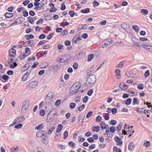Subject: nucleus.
I'll return each mask as SVG.
<instances>
[{
  "instance_id": "1",
  "label": "nucleus",
  "mask_w": 152,
  "mask_h": 152,
  "mask_svg": "<svg viewBox=\"0 0 152 152\" xmlns=\"http://www.w3.org/2000/svg\"><path fill=\"white\" fill-rule=\"evenodd\" d=\"M87 75L88 76L86 80V83L89 85L94 84L96 81V76L94 74Z\"/></svg>"
},
{
  "instance_id": "2",
  "label": "nucleus",
  "mask_w": 152,
  "mask_h": 152,
  "mask_svg": "<svg viewBox=\"0 0 152 152\" xmlns=\"http://www.w3.org/2000/svg\"><path fill=\"white\" fill-rule=\"evenodd\" d=\"M115 131V129L114 126H113L110 128V131L107 130L105 134L107 135V136L108 137H112L113 136V134L110 132L113 133Z\"/></svg>"
},
{
  "instance_id": "3",
  "label": "nucleus",
  "mask_w": 152,
  "mask_h": 152,
  "mask_svg": "<svg viewBox=\"0 0 152 152\" xmlns=\"http://www.w3.org/2000/svg\"><path fill=\"white\" fill-rule=\"evenodd\" d=\"M29 106V103L28 101L26 100L23 103V106L21 108V111L26 113Z\"/></svg>"
},
{
  "instance_id": "4",
  "label": "nucleus",
  "mask_w": 152,
  "mask_h": 152,
  "mask_svg": "<svg viewBox=\"0 0 152 152\" xmlns=\"http://www.w3.org/2000/svg\"><path fill=\"white\" fill-rule=\"evenodd\" d=\"M96 66L94 65L92 67L88 69L87 71V75H91L92 73L98 70L100 68V66L98 67L97 69H96Z\"/></svg>"
},
{
  "instance_id": "5",
  "label": "nucleus",
  "mask_w": 152,
  "mask_h": 152,
  "mask_svg": "<svg viewBox=\"0 0 152 152\" xmlns=\"http://www.w3.org/2000/svg\"><path fill=\"white\" fill-rule=\"evenodd\" d=\"M37 84L38 83L37 81H33L29 83L27 86V87L30 89L32 88H35L37 86Z\"/></svg>"
},
{
  "instance_id": "6",
  "label": "nucleus",
  "mask_w": 152,
  "mask_h": 152,
  "mask_svg": "<svg viewBox=\"0 0 152 152\" xmlns=\"http://www.w3.org/2000/svg\"><path fill=\"white\" fill-rule=\"evenodd\" d=\"M25 119V118L23 116H20L16 118L14 120L13 123L14 124H16L23 121Z\"/></svg>"
},
{
  "instance_id": "7",
  "label": "nucleus",
  "mask_w": 152,
  "mask_h": 152,
  "mask_svg": "<svg viewBox=\"0 0 152 152\" xmlns=\"http://www.w3.org/2000/svg\"><path fill=\"white\" fill-rule=\"evenodd\" d=\"M70 58L69 55L65 54L62 56V58H61L59 59V61L61 62H65L69 60Z\"/></svg>"
},
{
  "instance_id": "8",
  "label": "nucleus",
  "mask_w": 152,
  "mask_h": 152,
  "mask_svg": "<svg viewBox=\"0 0 152 152\" xmlns=\"http://www.w3.org/2000/svg\"><path fill=\"white\" fill-rule=\"evenodd\" d=\"M16 51L14 48H11L9 51V54L11 57H14L16 55Z\"/></svg>"
},
{
  "instance_id": "9",
  "label": "nucleus",
  "mask_w": 152,
  "mask_h": 152,
  "mask_svg": "<svg viewBox=\"0 0 152 152\" xmlns=\"http://www.w3.org/2000/svg\"><path fill=\"white\" fill-rule=\"evenodd\" d=\"M142 46L150 52L152 53V46L147 44H142Z\"/></svg>"
},
{
  "instance_id": "10",
  "label": "nucleus",
  "mask_w": 152,
  "mask_h": 152,
  "mask_svg": "<svg viewBox=\"0 0 152 152\" xmlns=\"http://www.w3.org/2000/svg\"><path fill=\"white\" fill-rule=\"evenodd\" d=\"M77 91L81 87V84L79 82H75L72 86Z\"/></svg>"
},
{
  "instance_id": "11",
  "label": "nucleus",
  "mask_w": 152,
  "mask_h": 152,
  "mask_svg": "<svg viewBox=\"0 0 152 152\" xmlns=\"http://www.w3.org/2000/svg\"><path fill=\"white\" fill-rule=\"evenodd\" d=\"M115 77L118 79H119L121 78L120 71L118 69H117L115 71Z\"/></svg>"
},
{
  "instance_id": "12",
  "label": "nucleus",
  "mask_w": 152,
  "mask_h": 152,
  "mask_svg": "<svg viewBox=\"0 0 152 152\" xmlns=\"http://www.w3.org/2000/svg\"><path fill=\"white\" fill-rule=\"evenodd\" d=\"M135 147V145L134 144L133 142H131L129 143L128 148L129 151H131L134 149Z\"/></svg>"
},
{
  "instance_id": "13",
  "label": "nucleus",
  "mask_w": 152,
  "mask_h": 152,
  "mask_svg": "<svg viewBox=\"0 0 152 152\" xmlns=\"http://www.w3.org/2000/svg\"><path fill=\"white\" fill-rule=\"evenodd\" d=\"M119 87L121 89L124 90H126L127 88L126 85L123 82L121 83H120Z\"/></svg>"
},
{
  "instance_id": "14",
  "label": "nucleus",
  "mask_w": 152,
  "mask_h": 152,
  "mask_svg": "<svg viewBox=\"0 0 152 152\" xmlns=\"http://www.w3.org/2000/svg\"><path fill=\"white\" fill-rule=\"evenodd\" d=\"M77 91L72 86L69 90V92L72 95H73L76 93Z\"/></svg>"
},
{
  "instance_id": "15",
  "label": "nucleus",
  "mask_w": 152,
  "mask_h": 152,
  "mask_svg": "<svg viewBox=\"0 0 152 152\" xmlns=\"http://www.w3.org/2000/svg\"><path fill=\"white\" fill-rule=\"evenodd\" d=\"M53 93L52 92H50L46 96V98H45V100L46 101L48 102V99H49L50 100H51L52 99L53 96H52Z\"/></svg>"
},
{
  "instance_id": "16",
  "label": "nucleus",
  "mask_w": 152,
  "mask_h": 152,
  "mask_svg": "<svg viewBox=\"0 0 152 152\" xmlns=\"http://www.w3.org/2000/svg\"><path fill=\"white\" fill-rule=\"evenodd\" d=\"M91 130L93 132H98L100 130V128L99 126H93L91 128Z\"/></svg>"
},
{
  "instance_id": "17",
  "label": "nucleus",
  "mask_w": 152,
  "mask_h": 152,
  "mask_svg": "<svg viewBox=\"0 0 152 152\" xmlns=\"http://www.w3.org/2000/svg\"><path fill=\"white\" fill-rule=\"evenodd\" d=\"M44 135L43 131L42 130L39 131L36 134V136L38 137H40Z\"/></svg>"
},
{
  "instance_id": "18",
  "label": "nucleus",
  "mask_w": 152,
  "mask_h": 152,
  "mask_svg": "<svg viewBox=\"0 0 152 152\" xmlns=\"http://www.w3.org/2000/svg\"><path fill=\"white\" fill-rule=\"evenodd\" d=\"M80 38L78 35H76L74 37L73 39L72 40L74 42L76 43L77 42V41L80 40Z\"/></svg>"
},
{
  "instance_id": "19",
  "label": "nucleus",
  "mask_w": 152,
  "mask_h": 152,
  "mask_svg": "<svg viewBox=\"0 0 152 152\" xmlns=\"http://www.w3.org/2000/svg\"><path fill=\"white\" fill-rule=\"evenodd\" d=\"M113 151L115 152H121L122 151L120 148H118L116 146H114L113 148Z\"/></svg>"
},
{
  "instance_id": "20",
  "label": "nucleus",
  "mask_w": 152,
  "mask_h": 152,
  "mask_svg": "<svg viewBox=\"0 0 152 152\" xmlns=\"http://www.w3.org/2000/svg\"><path fill=\"white\" fill-rule=\"evenodd\" d=\"M25 53L26 56H28L31 53V50L28 47L26 48L25 49Z\"/></svg>"
},
{
  "instance_id": "21",
  "label": "nucleus",
  "mask_w": 152,
  "mask_h": 152,
  "mask_svg": "<svg viewBox=\"0 0 152 152\" xmlns=\"http://www.w3.org/2000/svg\"><path fill=\"white\" fill-rule=\"evenodd\" d=\"M63 128V126L61 124H59L58 125V127L56 130V132L59 133Z\"/></svg>"
},
{
  "instance_id": "22",
  "label": "nucleus",
  "mask_w": 152,
  "mask_h": 152,
  "mask_svg": "<svg viewBox=\"0 0 152 152\" xmlns=\"http://www.w3.org/2000/svg\"><path fill=\"white\" fill-rule=\"evenodd\" d=\"M134 110L136 111L137 113H141L143 111V109L136 107L134 108Z\"/></svg>"
},
{
  "instance_id": "23",
  "label": "nucleus",
  "mask_w": 152,
  "mask_h": 152,
  "mask_svg": "<svg viewBox=\"0 0 152 152\" xmlns=\"http://www.w3.org/2000/svg\"><path fill=\"white\" fill-rule=\"evenodd\" d=\"M27 40L30 39H32L34 38V36L32 34H29L26 35L24 37Z\"/></svg>"
},
{
  "instance_id": "24",
  "label": "nucleus",
  "mask_w": 152,
  "mask_h": 152,
  "mask_svg": "<svg viewBox=\"0 0 152 152\" xmlns=\"http://www.w3.org/2000/svg\"><path fill=\"white\" fill-rule=\"evenodd\" d=\"M13 15L12 13H6L5 15V16L7 18H10L12 17L13 16Z\"/></svg>"
},
{
  "instance_id": "25",
  "label": "nucleus",
  "mask_w": 152,
  "mask_h": 152,
  "mask_svg": "<svg viewBox=\"0 0 152 152\" xmlns=\"http://www.w3.org/2000/svg\"><path fill=\"white\" fill-rule=\"evenodd\" d=\"M132 28L137 33H138L140 30L139 27L137 25L133 26H132Z\"/></svg>"
},
{
  "instance_id": "26",
  "label": "nucleus",
  "mask_w": 152,
  "mask_h": 152,
  "mask_svg": "<svg viewBox=\"0 0 152 152\" xmlns=\"http://www.w3.org/2000/svg\"><path fill=\"white\" fill-rule=\"evenodd\" d=\"M135 104H139V102L137 98H134L133 99L132 104L133 105H134Z\"/></svg>"
},
{
  "instance_id": "27",
  "label": "nucleus",
  "mask_w": 152,
  "mask_h": 152,
  "mask_svg": "<svg viewBox=\"0 0 152 152\" xmlns=\"http://www.w3.org/2000/svg\"><path fill=\"white\" fill-rule=\"evenodd\" d=\"M94 55L93 54H89L88 57L87 61H91L94 58Z\"/></svg>"
},
{
  "instance_id": "28",
  "label": "nucleus",
  "mask_w": 152,
  "mask_h": 152,
  "mask_svg": "<svg viewBox=\"0 0 152 152\" xmlns=\"http://www.w3.org/2000/svg\"><path fill=\"white\" fill-rule=\"evenodd\" d=\"M43 128V124H41L38 125L37 126L35 127V129L39 130L42 129Z\"/></svg>"
},
{
  "instance_id": "29",
  "label": "nucleus",
  "mask_w": 152,
  "mask_h": 152,
  "mask_svg": "<svg viewBox=\"0 0 152 152\" xmlns=\"http://www.w3.org/2000/svg\"><path fill=\"white\" fill-rule=\"evenodd\" d=\"M140 12L141 13L144 15H147L148 13V11L146 9H142L141 10Z\"/></svg>"
},
{
  "instance_id": "30",
  "label": "nucleus",
  "mask_w": 152,
  "mask_h": 152,
  "mask_svg": "<svg viewBox=\"0 0 152 152\" xmlns=\"http://www.w3.org/2000/svg\"><path fill=\"white\" fill-rule=\"evenodd\" d=\"M150 145V142L147 140H145L144 142V146L145 147H148Z\"/></svg>"
},
{
  "instance_id": "31",
  "label": "nucleus",
  "mask_w": 152,
  "mask_h": 152,
  "mask_svg": "<svg viewBox=\"0 0 152 152\" xmlns=\"http://www.w3.org/2000/svg\"><path fill=\"white\" fill-rule=\"evenodd\" d=\"M112 41L110 39H108L106 40L105 42V44H106V45L107 46L110 45L112 43Z\"/></svg>"
},
{
  "instance_id": "32",
  "label": "nucleus",
  "mask_w": 152,
  "mask_h": 152,
  "mask_svg": "<svg viewBox=\"0 0 152 152\" xmlns=\"http://www.w3.org/2000/svg\"><path fill=\"white\" fill-rule=\"evenodd\" d=\"M68 145L72 148H74L75 147V144L73 141H70L68 142Z\"/></svg>"
},
{
  "instance_id": "33",
  "label": "nucleus",
  "mask_w": 152,
  "mask_h": 152,
  "mask_svg": "<svg viewBox=\"0 0 152 152\" xmlns=\"http://www.w3.org/2000/svg\"><path fill=\"white\" fill-rule=\"evenodd\" d=\"M19 23L18 22V20L17 19L15 20L10 25V26L15 25H17L19 24Z\"/></svg>"
},
{
  "instance_id": "34",
  "label": "nucleus",
  "mask_w": 152,
  "mask_h": 152,
  "mask_svg": "<svg viewBox=\"0 0 152 152\" xmlns=\"http://www.w3.org/2000/svg\"><path fill=\"white\" fill-rule=\"evenodd\" d=\"M39 114L41 116H43L45 114V112L44 110L41 109L39 112Z\"/></svg>"
},
{
  "instance_id": "35",
  "label": "nucleus",
  "mask_w": 152,
  "mask_h": 152,
  "mask_svg": "<svg viewBox=\"0 0 152 152\" xmlns=\"http://www.w3.org/2000/svg\"><path fill=\"white\" fill-rule=\"evenodd\" d=\"M124 61H121L120 62L118 65V67L120 68H121L124 67Z\"/></svg>"
},
{
  "instance_id": "36",
  "label": "nucleus",
  "mask_w": 152,
  "mask_h": 152,
  "mask_svg": "<svg viewBox=\"0 0 152 152\" xmlns=\"http://www.w3.org/2000/svg\"><path fill=\"white\" fill-rule=\"evenodd\" d=\"M76 106V104L75 103L73 102L71 103L69 105V107L71 109H72L74 108Z\"/></svg>"
},
{
  "instance_id": "37",
  "label": "nucleus",
  "mask_w": 152,
  "mask_h": 152,
  "mask_svg": "<svg viewBox=\"0 0 152 152\" xmlns=\"http://www.w3.org/2000/svg\"><path fill=\"white\" fill-rule=\"evenodd\" d=\"M150 75V71L149 70H147L145 72L144 75L145 78L148 77Z\"/></svg>"
},
{
  "instance_id": "38",
  "label": "nucleus",
  "mask_w": 152,
  "mask_h": 152,
  "mask_svg": "<svg viewBox=\"0 0 152 152\" xmlns=\"http://www.w3.org/2000/svg\"><path fill=\"white\" fill-rule=\"evenodd\" d=\"M55 129V127L54 126H52V127L50 128L48 132V134H50L52 133L53 131Z\"/></svg>"
},
{
  "instance_id": "39",
  "label": "nucleus",
  "mask_w": 152,
  "mask_h": 152,
  "mask_svg": "<svg viewBox=\"0 0 152 152\" xmlns=\"http://www.w3.org/2000/svg\"><path fill=\"white\" fill-rule=\"evenodd\" d=\"M137 87L139 90H142L144 88V85L143 84H140L137 86Z\"/></svg>"
},
{
  "instance_id": "40",
  "label": "nucleus",
  "mask_w": 152,
  "mask_h": 152,
  "mask_svg": "<svg viewBox=\"0 0 152 152\" xmlns=\"http://www.w3.org/2000/svg\"><path fill=\"white\" fill-rule=\"evenodd\" d=\"M2 78L6 81H7L8 79L10 78V77L6 75H3L2 77Z\"/></svg>"
},
{
  "instance_id": "41",
  "label": "nucleus",
  "mask_w": 152,
  "mask_h": 152,
  "mask_svg": "<svg viewBox=\"0 0 152 152\" xmlns=\"http://www.w3.org/2000/svg\"><path fill=\"white\" fill-rule=\"evenodd\" d=\"M122 124L121 123H120L116 127L117 131H119L121 130V129Z\"/></svg>"
},
{
  "instance_id": "42",
  "label": "nucleus",
  "mask_w": 152,
  "mask_h": 152,
  "mask_svg": "<svg viewBox=\"0 0 152 152\" xmlns=\"http://www.w3.org/2000/svg\"><path fill=\"white\" fill-rule=\"evenodd\" d=\"M26 56H26V55L25 53H22L20 54L19 57L20 59H22Z\"/></svg>"
},
{
  "instance_id": "43",
  "label": "nucleus",
  "mask_w": 152,
  "mask_h": 152,
  "mask_svg": "<svg viewBox=\"0 0 152 152\" xmlns=\"http://www.w3.org/2000/svg\"><path fill=\"white\" fill-rule=\"evenodd\" d=\"M132 101L131 99H128L125 102V104L126 105H129L131 103Z\"/></svg>"
},
{
  "instance_id": "44",
  "label": "nucleus",
  "mask_w": 152,
  "mask_h": 152,
  "mask_svg": "<svg viewBox=\"0 0 152 152\" xmlns=\"http://www.w3.org/2000/svg\"><path fill=\"white\" fill-rule=\"evenodd\" d=\"M80 100V96H76L75 98V102L76 103H78Z\"/></svg>"
},
{
  "instance_id": "45",
  "label": "nucleus",
  "mask_w": 152,
  "mask_h": 152,
  "mask_svg": "<svg viewBox=\"0 0 152 152\" xmlns=\"http://www.w3.org/2000/svg\"><path fill=\"white\" fill-rule=\"evenodd\" d=\"M47 137L45 136L42 139V143L45 144H46L47 143Z\"/></svg>"
},
{
  "instance_id": "46",
  "label": "nucleus",
  "mask_w": 152,
  "mask_h": 152,
  "mask_svg": "<svg viewBox=\"0 0 152 152\" xmlns=\"http://www.w3.org/2000/svg\"><path fill=\"white\" fill-rule=\"evenodd\" d=\"M102 119L101 117L99 115L96 118V121L97 122H100Z\"/></svg>"
},
{
  "instance_id": "47",
  "label": "nucleus",
  "mask_w": 152,
  "mask_h": 152,
  "mask_svg": "<svg viewBox=\"0 0 152 152\" xmlns=\"http://www.w3.org/2000/svg\"><path fill=\"white\" fill-rule=\"evenodd\" d=\"M93 112L92 111L89 112L87 113L86 115V117L87 118H88L92 115Z\"/></svg>"
},
{
  "instance_id": "48",
  "label": "nucleus",
  "mask_w": 152,
  "mask_h": 152,
  "mask_svg": "<svg viewBox=\"0 0 152 152\" xmlns=\"http://www.w3.org/2000/svg\"><path fill=\"white\" fill-rule=\"evenodd\" d=\"M68 33V31L67 30H64L63 31L61 34V35L63 36H65L67 35Z\"/></svg>"
},
{
  "instance_id": "49",
  "label": "nucleus",
  "mask_w": 152,
  "mask_h": 152,
  "mask_svg": "<svg viewBox=\"0 0 152 152\" xmlns=\"http://www.w3.org/2000/svg\"><path fill=\"white\" fill-rule=\"evenodd\" d=\"M28 76L26 74H25L22 77V80L23 81L26 80L28 78Z\"/></svg>"
},
{
  "instance_id": "50",
  "label": "nucleus",
  "mask_w": 152,
  "mask_h": 152,
  "mask_svg": "<svg viewBox=\"0 0 152 152\" xmlns=\"http://www.w3.org/2000/svg\"><path fill=\"white\" fill-rule=\"evenodd\" d=\"M85 105L82 104L77 108V110L80 111H81L84 108Z\"/></svg>"
},
{
  "instance_id": "51",
  "label": "nucleus",
  "mask_w": 152,
  "mask_h": 152,
  "mask_svg": "<svg viewBox=\"0 0 152 152\" xmlns=\"http://www.w3.org/2000/svg\"><path fill=\"white\" fill-rule=\"evenodd\" d=\"M105 125L104 122L103 121L101 122L100 124V126L102 130H103V128Z\"/></svg>"
},
{
  "instance_id": "52",
  "label": "nucleus",
  "mask_w": 152,
  "mask_h": 152,
  "mask_svg": "<svg viewBox=\"0 0 152 152\" xmlns=\"http://www.w3.org/2000/svg\"><path fill=\"white\" fill-rule=\"evenodd\" d=\"M78 140L80 142H83L85 140V139L82 136H80L78 137Z\"/></svg>"
},
{
  "instance_id": "53",
  "label": "nucleus",
  "mask_w": 152,
  "mask_h": 152,
  "mask_svg": "<svg viewBox=\"0 0 152 152\" xmlns=\"http://www.w3.org/2000/svg\"><path fill=\"white\" fill-rule=\"evenodd\" d=\"M111 112L113 114L115 115L117 112V110L115 108H113L111 109Z\"/></svg>"
},
{
  "instance_id": "54",
  "label": "nucleus",
  "mask_w": 152,
  "mask_h": 152,
  "mask_svg": "<svg viewBox=\"0 0 152 152\" xmlns=\"http://www.w3.org/2000/svg\"><path fill=\"white\" fill-rule=\"evenodd\" d=\"M53 34L52 33L49 34L47 36V39L48 40H50L52 38V37L53 36Z\"/></svg>"
},
{
  "instance_id": "55",
  "label": "nucleus",
  "mask_w": 152,
  "mask_h": 152,
  "mask_svg": "<svg viewBox=\"0 0 152 152\" xmlns=\"http://www.w3.org/2000/svg\"><path fill=\"white\" fill-rule=\"evenodd\" d=\"M23 125L22 124H19L15 126V128L16 129H20L22 127Z\"/></svg>"
},
{
  "instance_id": "56",
  "label": "nucleus",
  "mask_w": 152,
  "mask_h": 152,
  "mask_svg": "<svg viewBox=\"0 0 152 152\" xmlns=\"http://www.w3.org/2000/svg\"><path fill=\"white\" fill-rule=\"evenodd\" d=\"M88 99V97L87 96H85L83 99V101L84 103H86Z\"/></svg>"
},
{
  "instance_id": "57",
  "label": "nucleus",
  "mask_w": 152,
  "mask_h": 152,
  "mask_svg": "<svg viewBox=\"0 0 152 152\" xmlns=\"http://www.w3.org/2000/svg\"><path fill=\"white\" fill-rule=\"evenodd\" d=\"M63 135H64L63 138L65 139H66L67 138L68 136V132L66 131H65L64 132Z\"/></svg>"
},
{
  "instance_id": "58",
  "label": "nucleus",
  "mask_w": 152,
  "mask_h": 152,
  "mask_svg": "<svg viewBox=\"0 0 152 152\" xmlns=\"http://www.w3.org/2000/svg\"><path fill=\"white\" fill-rule=\"evenodd\" d=\"M38 64L39 63L37 62H34L33 63V65L32 66L31 68L33 69L36 68Z\"/></svg>"
},
{
  "instance_id": "59",
  "label": "nucleus",
  "mask_w": 152,
  "mask_h": 152,
  "mask_svg": "<svg viewBox=\"0 0 152 152\" xmlns=\"http://www.w3.org/2000/svg\"><path fill=\"white\" fill-rule=\"evenodd\" d=\"M69 13L70 15V16L72 17L75 15V12L73 11H70L69 12Z\"/></svg>"
},
{
  "instance_id": "60",
  "label": "nucleus",
  "mask_w": 152,
  "mask_h": 152,
  "mask_svg": "<svg viewBox=\"0 0 152 152\" xmlns=\"http://www.w3.org/2000/svg\"><path fill=\"white\" fill-rule=\"evenodd\" d=\"M95 148V145L94 144H93L91 145L89 147V150H91L92 149H94Z\"/></svg>"
},
{
  "instance_id": "61",
  "label": "nucleus",
  "mask_w": 152,
  "mask_h": 152,
  "mask_svg": "<svg viewBox=\"0 0 152 152\" xmlns=\"http://www.w3.org/2000/svg\"><path fill=\"white\" fill-rule=\"evenodd\" d=\"M43 20H44L43 19H39L37 21L36 23L37 24H39V23L42 24Z\"/></svg>"
},
{
  "instance_id": "62",
  "label": "nucleus",
  "mask_w": 152,
  "mask_h": 152,
  "mask_svg": "<svg viewBox=\"0 0 152 152\" xmlns=\"http://www.w3.org/2000/svg\"><path fill=\"white\" fill-rule=\"evenodd\" d=\"M116 121L115 120H112L110 122V124L112 125H115L116 124Z\"/></svg>"
},
{
  "instance_id": "63",
  "label": "nucleus",
  "mask_w": 152,
  "mask_h": 152,
  "mask_svg": "<svg viewBox=\"0 0 152 152\" xmlns=\"http://www.w3.org/2000/svg\"><path fill=\"white\" fill-rule=\"evenodd\" d=\"M17 66V64L16 63H14L13 64H11L10 66L11 68H14Z\"/></svg>"
},
{
  "instance_id": "64",
  "label": "nucleus",
  "mask_w": 152,
  "mask_h": 152,
  "mask_svg": "<svg viewBox=\"0 0 152 152\" xmlns=\"http://www.w3.org/2000/svg\"><path fill=\"white\" fill-rule=\"evenodd\" d=\"M61 10H64L66 8V7L64 3L61 4Z\"/></svg>"
}]
</instances>
